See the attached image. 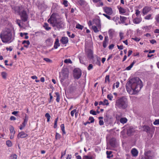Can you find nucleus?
<instances>
[{
    "label": "nucleus",
    "instance_id": "nucleus-1",
    "mask_svg": "<svg viewBox=\"0 0 159 159\" xmlns=\"http://www.w3.org/2000/svg\"><path fill=\"white\" fill-rule=\"evenodd\" d=\"M129 84L131 89L128 88L126 85V89L130 94H137L143 87L142 82L138 77L134 78L130 80L129 81Z\"/></svg>",
    "mask_w": 159,
    "mask_h": 159
},
{
    "label": "nucleus",
    "instance_id": "nucleus-2",
    "mask_svg": "<svg viewBox=\"0 0 159 159\" xmlns=\"http://www.w3.org/2000/svg\"><path fill=\"white\" fill-rule=\"evenodd\" d=\"M0 38L2 42L4 43H10L12 41V34L10 29H5L1 32Z\"/></svg>",
    "mask_w": 159,
    "mask_h": 159
},
{
    "label": "nucleus",
    "instance_id": "nucleus-3",
    "mask_svg": "<svg viewBox=\"0 0 159 159\" xmlns=\"http://www.w3.org/2000/svg\"><path fill=\"white\" fill-rule=\"evenodd\" d=\"M48 22L52 24L54 27L57 28L59 30L63 28L64 24L63 22L60 20H57L54 16H52L48 20Z\"/></svg>",
    "mask_w": 159,
    "mask_h": 159
},
{
    "label": "nucleus",
    "instance_id": "nucleus-4",
    "mask_svg": "<svg viewBox=\"0 0 159 159\" xmlns=\"http://www.w3.org/2000/svg\"><path fill=\"white\" fill-rule=\"evenodd\" d=\"M115 105L117 107L122 109H125L127 107L128 102L127 99L125 97H123L116 100Z\"/></svg>",
    "mask_w": 159,
    "mask_h": 159
},
{
    "label": "nucleus",
    "instance_id": "nucleus-5",
    "mask_svg": "<svg viewBox=\"0 0 159 159\" xmlns=\"http://www.w3.org/2000/svg\"><path fill=\"white\" fill-rule=\"evenodd\" d=\"M69 75V72L66 69L62 70L61 72V75H60V76L61 77V78L60 81L61 83L63 82L64 80L67 79Z\"/></svg>",
    "mask_w": 159,
    "mask_h": 159
},
{
    "label": "nucleus",
    "instance_id": "nucleus-6",
    "mask_svg": "<svg viewBox=\"0 0 159 159\" xmlns=\"http://www.w3.org/2000/svg\"><path fill=\"white\" fill-rule=\"evenodd\" d=\"M81 75V70L78 69H75L74 70V76L75 78L79 79Z\"/></svg>",
    "mask_w": 159,
    "mask_h": 159
},
{
    "label": "nucleus",
    "instance_id": "nucleus-7",
    "mask_svg": "<svg viewBox=\"0 0 159 159\" xmlns=\"http://www.w3.org/2000/svg\"><path fill=\"white\" fill-rule=\"evenodd\" d=\"M20 16L21 20L24 21L27 20L28 16L25 11L23 10L21 13L18 12Z\"/></svg>",
    "mask_w": 159,
    "mask_h": 159
},
{
    "label": "nucleus",
    "instance_id": "nucleus-8",
    "mask_svg": "<svg viewBox=\"0 0 159 159\" xmlns=\"http://www.w3.org/2000/svg\"><path fill=\"white\" fill-rule=\"evenodd\" d=\"M103 8L104 11L107 14L110 15L112 14L113 11L111 8L108 7H105Z\"/></svg>",
    "mask_w": 159,
    "mask_h": 159
},
{
    "label": "nucleus",
    "instance_id": "nucleus-9",
    "mask_svg": "<svg viewBox=\"0 0 159 159\" xmlns=\"http://www.w3.org/2000/svg\"><path fill=\"white\" fill-rule=\"evenodd\" d=\"M151 10V8L150 7L146 6L143 9V15L147 14Z\"/></svg>",
    "mask_w": 159,
    "mask_h": 159
},
{
    "label": "nucleus",
    "instance_id": "nucleus-10",
    "mask_svg": "<svg viewBox=\"0 0 159 159\" xmlns=\"http://www.w3.org/2000/svg\"><path fill=\"white\" fill-rule=\"evenodd\" d=\"M28 136V135L27 134L23 131H22L19 133L17 135V138L18 139L25 138Z\"/></svg>",
    "mask_w": 159,
    "mask_h": 159
},
{
    "label": "nucleus",
    "instance_id": "nucleus-11",
    "mask_svg": "<svg viewBox=\"0 0 159 159\" xmlns=\"http://www.w3.org/2000/svg\"><path fill=\"white\" fill-rule=\"evenodd\" d=\"M92 29L95 33H97L101 30V25H93L92 27Z\"/></svg>",
    "mask_w": 159,
    "mask_h": 159
},
{
    "label": "nucleus",
    "instance_id": "nucleus-12",
    "mask_svg": "<svg viewBox=\"0 0 159 159\" xmlns=\"http://www.w3.org/2000/svg\"><path fill=\"white\" fill-rule=\"evenodd\" d=\"M69 40L67 37H63L60 40V41L63 44H65L68 42Z\"/></svg>",
    "mask_w": 159,
    "mask_h": 159
},
{
    "label": "nucleus",
    "instance_id": "nucleus-13",
    "mask_svg": "<svg viewBox=\"0 0 159 159\" xmlns=\"http://www.w3.org/2000/svg\"><path fill=\"white\" fill-rule=\"evenodd\" d=\"M93 3H97L96 6L98 7L102 6L103 4L101 0H92Z\"/></svg>",
    "mask_w": 159,
    "mask_h": 159
},
{
    "label": "nucleus",
    "instance_id": "nucleus-14",
    "mask_svg": "<svg viewBox=\"0 0 159 159\" xmlns=\"http://www.w3.org/2000/svg\"><path fill=\"white\" fill-rule=\"evenodd\" d=\"M109 41L108 37L107 36L105 37L104 39L103 42V46L104 48H106L108 44Z\"/></svg>",
    "mask_w": 159,
    "mask_h": 159
},
{
    "label": "nucleus",
    "instance_id": "nucleus-15",
    "mask_svg": "<svg viewBox=\"0 0 159 159\" xmlns=\"http://www.w3.org/2000/svg\"><path fill=\"white\" fill-rule=\"evenodd\" d=\"M142 21V18L140 17H137L133 19V23L135 24H138Z\"/></svg>",
    "mask_w": 159,
    "mask_h": 159
},
{
    "label": "nucleus",
    "instance_id": "nucleus-16",
    "mask_svg": "<svg viewBox=\"0 0 159 159\" xmlns=\"http://www.w3.org/2000/svg\"><path fill=\"white\" fill-rule=\"evenodd\" d=\"M131 152L132 156L134 157H137L138 154V151L135 148H133L131 151Z\"/></svg>",
    "mask_w": 159,
    "mask_h": 159
},
{
    "label": "nucleus",
    "instance_id": "nucleus-17",
    "mask_svg": "<svg viewBox=\"0 0 159 159\" xmlns=\"http://www.w3.org/2000/svg\"><path fill=\"white\" fill-rule=\"evenodd\" d=\"M59 42V41L58 39L57 38L54 43V48L55 49H57L58 47L60 46V43Z\"/></svg>",
    "mask_w": 159,
    "mask_h": 159
},
{
    "label": "nucleus",
    "instance_id": "nucleus-18",
    "mask_svg": "<svg viewBox=\"0 0 159 159\" xmlns=\"http://www.w3.org/2000/svg\"><path fill=\"white\" fill-rule=\"evenodd\" d=\"M112 20L115 22L117 25L120 23V18L118 16H115L112 19Z\"/></svg>",
    "mask_w": 159,
    "mask_h": 159
},
{
    "label": "nucleus",
    "instance_id": "nucleus-19",
    "mask_svg": "<svg viewBox=\"0 0 159 159\" xmlns=\"http://www.w3.org/2000/svg\"><path fill=\"white\" fill-rule=\"evenodd\" d=\"M118 9L120 13L121 14H124L126 12V9L121 7L119 8Z\"/></svg>",
    "mask_w": 159,
    "mask_h": 159
},
{
    "label": "nucleus",
    "instance_id": "nucleus-20",
    "mask_svg": "<svg viewBox=\"0 0 159 159\" xmlns=\"http://www.w3.org/2000/svg\"><path fill=\"white\" fill-rule=\"evenodd\" d=\"M134 131V129L133 128H129L127 130V134L129 135H131Z\"/></svg>",
    "mask_w": 159,
    "mask_h": 159
},
{
    "label": "nucleus",
    "instance_id": "nucleus-21",
    "mask_svg": "<svg viewBox=\"0 0 159 159\" xmlns=\"http://www.w3.org/2000/svg\"><path fill=\"white\" fill-rule=\"evenodd\" d=\"M108 34L110 39H112L114 34V31L112 30H109Z\"/></svg>",
    "mask_w": 159,
    "mask_h": 159
},
{
    "label": "nucleus",
    "instance_id": "nucleus-22",
    "mask_svg": "<svg viewBox=\"0 0 159 159\" xmlns=\"http://www.w3.org/2000/svg\"><path fill=\"white\" fill-rule=\"evenodd\" d=\"M22 44H24L25 47L27 48L29 45L30 44V41L29 40H24L22 42Z\"/></svg>",
    "mask_w": 159,
    "mask_h": 159
},
{
    "label": "nucleus",
    "instance_id": "nucleus-23",
    "mask_svg": "<svg viewBox=\"0 0 159 159\" xmlns=\"http://www.w3.org/2000/svg\"><path fill=\"white\" fill-rule=\"evenodd\" d=\"M127 119L125 117H124L120 118V119L119 121L121 123L124 124L125 123L127 122Z\"/></svg>",
    "mask_w": 159,
    "mask_h": 159
},
{
    "label": "nucleus",
    "instance_id": "nucleus-24",
    "mask_svg": "<svg viewBox=\"0 0 159 159\" xmlns=\"http://www.w3.org/2000/svg\"><path fill=\"white\" fill-rule=\"evenodd\" d=\"M106 153L107 155V158H110L113 157V155L111 154L112 152L110 151H107Z\"/></svg>",
    "mask_w": 159,
    "mask_h": 159
},
{
    "label": "nucleus",
    "instance_id": "nucleus-25",
    "mask_svg": "<svg viewBox=\"0 0 159 159\" xmlns=\"http://www.w3.org/2000/svg\"><path fill=\"white\" fill-rule=\"evenodd\" d=\"M120 23H124L125 21L127 19V18L124 16H120Z\"/></svg>",
    "mask_w": 159,
    "mask_h": 159
},
{
    "label": "nucleus",
    "instance_id": "nucleus-26",
    "mask_svg": "<svg viewBox=\"0 0 159 159\" xmlns=\"http://www.w3.org/2000/svg\"><path fill=\"white\" fill-rule=\"evenodd\" d=\"M153 18L151 14H149L144 17V19L146 20H152Z\"/></svg>",
    "mask_w": 159,
    "mask_h": 159
},
{
    "label": "nucleus",
    "instance_id": "nucleus-27",
    "mask_svg": "<svg viewBox=\"0 0 159 159\" xmlns=\"http://www.w3.org/2000/svg\"><path fill=\"white\" fill-rule=\"evenodd\" d=\"M48 25L47 23H45L43 25L45 29L47 30H48L51 29V28L48 26Z\"/></svg>",
    "mask_w": 159,
    "mask_h": 159
},
{
    "label": "nucleus",
    "instance_id": "nucleus-28",
    "mask_svg": "<svg viewBox=\"0 0 159 159\" xmlns=\"http://www.w3.org/2000/svg\"><path fill=\"white\" fill-rule=\"evenodd\" d=\"M94 23L96 25V26L101 25L100 20L98 19H95L94 20Z\"/></svg>",
    "mask_w": 159,
    "mask_h": 159
},
{
    "label": "nucleus",
    "instance_id": "nucleus-29",
    "mask_svg": "<svg viewBox=\"0 0 159 159\" xmlns=\"http://www.w3.org/2000/svg\"><path fill=\"white\" fill-rule=\"evenodd\" d=\"M119 84L120 83L118 81H117L115 83L113 84V89H115V87H116V88H118L119 87Z\"/></svg>",
    "mask_w": 159,
    "mask_h": 159
},
{
    "label": "nucleus",
    "instance_id": "nucleus-30",
    "mask_svg": "<svg viewBox=\"0 0 159 159\" xmlns=\"http://www.w3.org/2000/svg\"><path fill=\"white\" fill-rule=\"evenodd\" d=\"M55 94L57 97L56 100L57 102H59L60 101V95L59 93L58 92H56L55 93Z\"/></svg>",
    "mask_w": 159,
    "mask_h": 159
},
{
    "label": "nucleus",
    "instance_id": "nucleus-31",
    "mask_svg": "<svg viewBox=\"0 0 159 159\" xmlns=\"http://www.w3.org/2000/svg\"><path fill=\"white\" fill-rule=\"evenodd\" d=\"M151 28L152 26L151 25L146 26L143 27V29H144L146 31H148L149 30L151 29Z\"/></svg>",
    "mask_w": 159,
    "mask_h": 159
},
{
    "label": "nucleus",
    "instance_id": "nucleus-32",
    "mask_svg": "<svg viewBox=\"0 0 159 159\" xmlns=\"http://www.w3.org/2000/svg\"><path fill=\"white\" fill-rule=\"evenodd\" d=\"M45 116L47 119V122H49V121H50V118H51V116H50V114L48 113H46L45 114Z\"/></svg>",
    "mask_w": 159,
    "mask_h": 159
},
{
    "label": "nucleus",
    "instance_id": "nucleus-33",
    "mask_svg": "<svg viewBox=\"0 0 159 159\" xmlns=\"http://www.w3.org/2000/svg\"><path fill=\"white\" fill-rule=\"evenodd\" d=\"M143 128L144 131H145L148 132L150 130V128L148 126H144L143 127Z\"/></svg>",
    "mask_w": 159,
    "mask_h": 159
},
{
    "label": "nucleus",
    "instance_id": "nucleus-34",
    "mask_svg": "<svg viewBox=\"0 0 159 159\" xmlns=\"http://www.w3.org/2000/svg\"><path fill=\"white\" fill-rule=\"evenodd\" d=\"M64 62L66 64L68 63H72V61H71V60L70 59H65Z\"/></svg>",
    "mask_w": 159,
    "mask_h": 159
},
{
    "label": "nucleus",
    "instance_id": "nucleus-35",
    "mask_svg": "<svg viewBox=\"0 0 159 159\" xmlns=\"http://www.w3.org/2000/svg\"><path fill=\"white\" fill-rule=\"evenodd\" d=\"M6 145L8 147H11L12 145V143L11 141L10 140H7L6 142Z\"/></svg>",
    "mask_w": 159,
    "mask_h": 159
},
{
    "label": "nucleus",
    "instance_id": "nucleus-36",
    "mask_svg": "<svg viewBox=\"0 0 159 159\" xmlns=\"http://www.w3.org/2000/svg\"><path fill=\"white\" fill-rule=\"evenodd\" d=\"M105 82L107 83L108 82V83L110 82V76L109 75H107L106 76L105 78Z\"/></svg>",
    "mask_w": 159,
    "mask_h": 159
},
{
    "label": "nucleus",
    "instance_id": "nucleus-37",
    "mask_svg": "<svg viewBox=\"0 0 159 159\" xmlns=\"http://www.w3.org/2000/svg\"><path fill=\"white\" fill-rule=\"evenodd\" d=\"M60 126H61V129L63 132V133L64 134H65L66 132H65V127H64V124H62Z\"/></svg>",
    "mask_w": 159,
    "mask_h": 159
},
{
    "label": "nucleus",
    "instance_id": "nucleus-38",
    "mask_svg": "<svg viewBox=\"0 0 159 159\" xmlns=\"http://www.w3.org/2000/svg\"><path fill=\"white\" fill-rule=\"evenodd\" d=\"M83 26L80 24H78L76 25V28L80 30H82Z\"/></svg>",
    "mask_w": 159,
    "mask_h": 159
},
{
    "label": "nucleus",
    "instance_id": "nucleus-39",
    "mask_svg": "<svg viewBox=\"0 0 159 159\" xmlns=\"http://www.w3.org/2000/svg\"><path fill=\"white\" fill-rule=\"evenodd\" d=\"M10 133L11 134V133H15V131L14 130V128L12 126H10Z\"/></svg>",
    "mask_w": 159,
    "mask_h": 159
},
{
    "label": "nucleus",
    "instance_id": "nucleus-40",
    "mask_svg": "<svg viewBox=\"0 0 159 159\" xmlns=\"http://www.w3.org/2000/svg\"><path fill=\"white\" fill-rule=\"evenodd\" d=\"M83 159H94L93 157L90 156H85L83 157Z\"/></svg>",
    "mask_w": 159,
    "mask_h": 159
},
{
    "label": "nucleus",
    "instance_id": "nucleus-41",
    "mask_svg": "<svg viewBox=\"0 0 159 159\" xmlns=\"http://www.w3.org/2000/svg\"><path fill=\"white\" fill-rule=\"evenodd\" d=\"M26 124L23 123L22 124L19 126L20 129L21 130H22L25 126Z\"/></svg>",
    "mask_w": 159,
    "mask_h": 159
},
{
    "label": "nucleus",
    "instance_id": "nucleus-42",
    "mask_svg": "<svg viewBox=\"0 0 159 159\" xmlns=\"http://www.w3.org/2000/svg\"><path fill=\"white\" fill-rule=\"evenodd\" d=\"M43 60L47 62L52 63V60L47 58H44Z\"/></svg>",
    "mask_w": 159,
    "mask_h": 159
},
{
    "label": "nucleus",
    "instance_id": "nucleus-43",
    "mask_svg": "<svg viewBox=\"0 0 159 159\" xmlns=\"http://www.w3.org/2000/svg\"><path fill=\"white\" fill-rule=\"evenodd\" d=\"M2 75L3 78L6 79L7 77V74L5 72H3L2 73Z\"/></svg>",
    "mask_w": 159,
    "mask_h": 159
},
{
    "label": "nucleus",
    "instance_id": "nucleus-44",
    "mask_svg": "<svg viewBox=\"0 0 159 159\" xmlns=\"http://www.w3.org/2000/svg\"><path fill=\"white\" fill-rule=\"evenodd\" d=\"M107 98L109 99L111 101L113 98V96L111 94L107 95Z\"/></svg>",
    "mask_w": 159,
    "mask_h": 159
},
{
    "label": "nucleus",
    "instance_id": "nucleus-45",
    "mask_svg": "<svg viewBox=\"0 0 159 159\" xmlns=\"http://www.w3.org/2000/svg\"><path fill=\"white\" fill-rule=\"evenodd\" d=\"M77 111L76 109H75L71 111L70 114L73 117L74 116V113H75Z\"/></svg>",
    "mask_w": 159,
    "mask_h": 159
},
{
    "label": "nucleus",
    "instance_id": "nucleus-46",
    "mask_svg": "<svg viewBox=\"0 0 159 159\" xmlns=\"http://www.w3.org/2000/svg\"><path fill=\"white\" fill-rule=\"evenodd\" d=\"M58 118H56L55 119V121H54V127L55 128H56L57 127V121H58Z\"/></svg>",
    "mask_w": 159,
    "mask_h": 159
},
{
    "label": "nucleus",
    "instance_id": "nucleus-47",
    "mask_svg": "<svg viewBox=\"0 0 159 159\" xmlns=\"http://www.w3.org/2000/svg\"><path fill=\"white\" fill-rule=\"evenodd\" d=\"M17 158V155L15 154H13L11 156L10 159H16Z\"/></svg>",
    "mask_w": 159,
    "mask_h": 159
},
{
    "label": "nucleus",
    "instance_id": "nucleus-48",
    "mask_svg": "<svg viewBox=\"0 0 159 159\" xmlns=\"http://www.w3.org/2000/svg\"><path fill=\"white\" fill-rule=\"evenodd\" d=\"M28 119V117L26 115L25 118L24 119V121L23 123L27 124Z\"/></svg>",
    "mask_w": 159,
    "mask_h": 159
},
{
    "label": "nucleus",
    "instance_id": "nucleus-49",
    "mask_svg": "<svg viewBox=\"0 0 159 159\" xmlns=\"http://www.w3.org/2000/svg\"><path fill=\"white\" fill-rule=\"evenodd\" d=\"M88 56L89 58H92L93 57V52L91 51H90L88 55Z\"/></svg>",
    "mask_w": 159,
    "mask_h": 159
},
{
    "label": "nucleus",
    "instance_id": "nucleus-50",
    "mask_svg": "<svg viewBox=\"0 0 159 159\" xmlns=\"http://www.w3.org/2000/svg\"><path fill=\"white\" fill-rule=\"evenodd\" d=\"M124 34L122 32H120L119 33V36L120 38V40H121L123 39L124 38Z\"/></svg>",
    "mask_w": 159,
    "mask_h": 159
},
{
    "label": "nucleus",
    "instance_id": "nucleus-51",
    "mask_svg": "<svg viewBox=\"0 0 159 159\" xmlns=\"http://www.w3.org/2000/svg\"><path fill=\"white\" fill-rule=\"evenodd\" d=\"M155 19L157 22H159V14L156 16Z\"/></svg>",
    "mask_w": 159,
    "mask_h": 159
},
{
    "label": "nucleus",
    "instance_id": "nucleus-52",
    "mask_svg": "<svg viewBox=\"0 0 159 159\" xmlns=\"http://www.w3.org/2000/svg\"><path fill=\"white\" fill-rule=\"evenodd\" d=\"M55 138L56 139H60V135L59 134L56 133L55 136Z\"/></svg>",
    "mask_w": 159,
    "mask_h": 159
},
{
    "label": "nucleus",
    "instance_id": "nucleus-53",
    "mask_svg": "<svg viewBox=\"0 0 159 159\" xmlns=\"http://www.w3.org/2000/svg\"><path fill=\"white\" fill-rule=\"evenodd\" d=\"M103 104L104 105H108L109 104V103L108 102V101L107 99H105L103 102Z\"/></svg>",
    "mask_w": 159,
    "mask_h": 159
},
{
    "label": "nucleus",
    "instance_id": "nucleus-54",
    "mask_svg": "<svg viewBox=\"0 0 159 159\" xmlns=\"http://www.w3.org/2000/svg\"><path fill=\"white\" fill-rule=\"evenodd\" d=\"M90 113L93 115H96L97 114L95 111L93 110H91L90 111Z\"/></svg>",
    "mask_w": 159,
    "mask_h": 159
},
{
    "label": "nucleus",
    "instance_id": "nucleus-55",
    "mask_svg": "<svg viewBox=\"0 0 159 159\" xmlns=\"http://www.w3.org/2000/svg\"><path fill=\"white\" fill-rule=\"evenodd\" d=\"M89 120L90 121V123H92L94 121V118L92 117H90L89 118Z\"/></svg>",
    "mask_w": 159,
    "mask_h": 159
},
{
    "label": "nucleus",
    "instance_id": "nucleus-56",
    "mask_svg": "<svg viewBox=\"0 0 159 159\" xmlns=\"http://www.w3.org/2000/svg\"><path fill=\"white\" fill-rule=\"evenodd\" d=\"M121 117V116L119 115H117L116 116V119L117 121L118 122L120 120Z\"/></svg>",
    "mask_w": 159,
    "mask_h": 159
},
{
    "label": "nucleus",
    "instance_id": "nucleus-57",
    "mask_svg": "<svg viewBox=\"0 0 159 159\" xmlns=\"http://www.w3.org/2000/svg\"><path fill=\"white\" fill-rule=\"evenodd\" d=\"M93 68V65L92 64H90L88 67V70H90Z\"/></svg>",
    "mask_w": 159,
    "mask_h": 159
},
{
    "label": "nucleus",
    "instance_id": "nucleus-58",
    "mask_svg": "<svg viewBox=\"0 0 159 159\" xmlns=\"http://www.w3.org/2000/svg\"><path fill=\"white\" fill-rule=\"evenodd\" d=\"M132 39L137 42L139 41L140 40V38L136 37L134 38H132Z\"/></svg>",
    "mask_w": 159,
    "mask_h": 159
},
{
    "label": "nucleus",
    "instance_id": "nucleus-59",
    "mask_svg": "<svg viewBox=\"0 0 159 159\" xmlns=\"http://www.w3.org/2000/svg\"><path fill=\"white\" fill-rule=\"evenodd\" d=\"M154 125H156L159 124V120H156L153 122Z\"/></svg>",
    "mask_w": 159,
    "mask_h": 159
},
{
    "label": "nucleus",
    "instance_id": "nucleus-60",
    "mask_svg": "<svg viewBox=\"0 0 159 159\" xmlns=\"http://www.w3.org/2000/svg\"><path fill=\"white\" fill-rule=\"evenodd\" d=\"M63 4L64 5V6L66 7H67L68 6V2L66 0H64L63 2Z\"/></svg>",
    "mask_w": 159,
    "mask_h": 159
},
{
    "label": "nucleus",
    "instance_id": "nucleus-61",
    "mask_svg": "<svg viewBox=\"0 0 159 159\" xmlns=\"http://www.w3.org/2000/svg\"><path fill=\"white\" fill-rule=\"evenodd\" d=\"M103 15L105 17H106L109 20H111V17L110 16H109L105 14H103Z\"/></svg>",
    "mask_w": 159,
    "mask_h": 159
},
{
    "label": "nucleus",
    "instance_id": "nucleus-62",
    "mask_svg": "<svg viewBox=\"0 0 159 159\" xmlns=\"http://www.w3.org/2000/svg\"><path fill=\"white\" fill-rule=\"evenodd\" d=\"M117 47H118V48L120 50H122L123 49V46L122 45H121L120 46H119L117 45Z\"/></svg>",
    "mask_w": 159,
    "mask_h": 159
},
{
    "label": "nucleus",
    "instance_id": "nucleus-63",
    "mask_svg": "<svg viewBox=\"0 0 159 159\" xmlns=\"http://www.w3.org/2000/svg\"><path fill=\"white\" fill-rule=\"evenodd\" d=\"M140 11L138 10H137L136 11L135 14L137 16H138L140 14Z\"/></svg>",
    "mask_w": 159,
    "mask_h": 159
},
{
    "label": "nucleus",
    "instance_id": "nucleus-64",
    "mask_svg": "<svg viewBox=\"0 0 159 159\" xmlns=\"http://www.w3.org/2000/svg\"><path fill=\"white\" fill-rule=\"evenodd\" d=\"M145 158V159H152V157L151 156H146Z\"/></svg>",
    "mask_w": 159,
    "mask_h": 159
}]
</instances>
